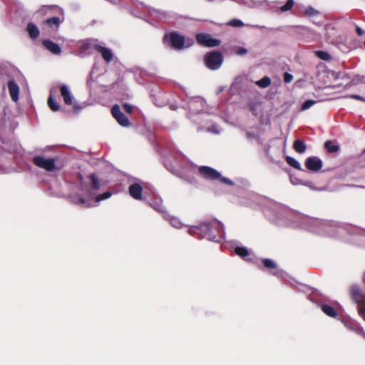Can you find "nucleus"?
Returning a JSON list of instances; mask_svg holds the SVG:
<instances>
[{
    "label": "nucleus",
    "mask_w": 365,
    "mask_h": 365,
    "mask_svg": "<svg viewBox=\"0 0 365 365\" xmlns=\"http://www.w3.org/2000/svg\"><path fill=\"white\" fill-rule=\"evenodd\" d=\"M222 224L217 220L202 222L198 226L194 227L190 230V233H196L202 237L208 240L219 242L220 235L222 232Z\"/></svg>",
    "instance_id": "nucleus-1"
},
{
    "label": "nucleus",
    "mask_w": 365,
    "mask_h": 365,
    "mask_svg": "<svg viewBox=\"0 0 365 365\" xmlns=\"http://www.w3.org/2000/svg\"><path fill=\"white\" fill-rule=\"evenodd\" d=\"M223 62V56L219 51L207 52L204 56V63L207 68L212 71L220 68Z\"/></svg>",
    "instance_id": "nucleus-2"
},
{
    "label": "nucleus",
    "mask_w": 365,
    "mask_h": 365,
    "mask_svg": "<svg viewBox=\"0 0 365 365\" xmlns=\"http://www.w3.org/2000/svg\"><path fill=\"white\" fill-rule=\"evenodd\" d=\"M33 163L48 172H53L56 170V163L53 158H45L43 156L36 155L33 158Z\"/></svg>",
    "instance_id": "nucleus-3"
},
{
    "label": "nucleus",
    "mask_w": 365,
    "mask_h": 365,
    "mask_svg": "<svg viewBox=\"0 0 365 365\" xmlns=\"http://www.w3.org/2000/svg\"><path fill=\"white\" fill-rule=\"evenodd\" d=\"M197 42L203 46L208 48L217 47L220 45L221 41L219 39L214 38L209 34H196Z\"/></svg>",
    "instance_id": "nucleus-4"
},
{
    "label": "nucleus",
    "mask_w": 365,
    "mask_h": 365,
    "mask_svg": "<svg viewBox=\"0 0 365 365\" xmlns=\"http://www.w3.org/2000/svg\"><path fill=\"white\" fill-rule=\"evenodd\" d=\"M170 38V46L175 49H182L185 44V38L182 35L178 34L175 31L165 34L163 37L164 42H166L168 38Z\"/></svg>",
    "instance_id": "nucleus-5"
},
{
    "label": "nucleus",
    "mask_w": 365,
    "mask_h": 365,
    "mask_svg": "<svg viewBox=\"0 0 365 365\" xmlns=\"http://www.w3.org/2000/svg\"><path fill=\"white\" fill-rule=\"evenodd\" d=\"M60 93L65 104L67 106H73V112L78 113L81 109V107L77 104H73V98L66 85H61L60 86Z\"/></svg>",
    "instance_id": "nucleus-6"
},
{
    "label": "nucleus",
    "mask_w": 365,
    "mask_h": 365,
    "mask_svg": "<svg viewBox=\"0 0 365 365\" xmlns=\"http://www.w3.org/2000/svg\"><path fill=\"white\" fill-rule=\"evenodd\" d=\"M349 292L351 299L357 304L359 311L361 307L365 304V294L356 285L351 286Z\"/></svg>",
    "instance_id": "nucleus-7"
},
{
    "label": "nucleus",
    "mask_w": 365,
    "mask_h": 365,
    "mask_svg": "<svg viewBox=\"0 0 365 365\" xmlns=\"http://www.w3.org/2000/svg\"><path fill=\"white\" fill-rule=\"evenodd\" d=\"M199 174L205 179L216 180L220 178V173L215 169L209 166H200L198 168Z\"/></svg>",
    "instance_id": "nucleus-8"
},
{
    "label": "nucleus",
    "mask_w": 365,
    "mask_h": 365,
    "mask_svg": "<svg viewBox=\"0 0 365 365\" xmlns=\"http://www.w3.org/2000/svg\"><path fill=\"white\" fill-rule=\"evenodd\" d=\"M111 113L117 122L123 127L130 125L129 119L120 110L118 105H114L111 108Z\"/></svg>",
    "instance_id": "nucleus-9"
},
{
    "label": "nucleus",
    "mask_w": 365,
    "mask_h": 365,
    "mask_svg": "<svg viewBox=\"0 0 365 365\" xmlns=\"http://www.w3.org/2000/svg\"><path fill=\"white\" fill-rule=\"evenodd\" d=\"M304 165L307 170L316 173L322 169L323 163L319 158L317 156H311L306 159Z\"/></svg>",
    "instance_id": "nucleus-10"
},
{
    "label": "nucleus",
    "mask_w": 365,
    "mask_h": 365,
    "mask_svg": "<svg viewBox=\"0 0 365 365\" xmlns=\"http://www.w3.org/2000/svg\"><path fill=\"white\" fill-rule=\"evenodd\" d=\"M7 86L11 100L14 102H17L19 95V86L14 80H10L7 83Z\"/></svg>",
    "instance_id": "nucleus-11"
},
{
    "label": "nucleus",
    "mask_w": 365,
    "mask_h": 365,
    "mask_svg": "<svg viewBox=\"0 0 365 365\" xmlns=\"http://www.w3.org/2000/svg\"><path fill=\"white\" fill-rule=\"evenodd\" d=\"M130 195L135 200H141L143 194V187L139 183H133L128 187Z\"/></svg>",
    "instance_id": "nucleus-12"
},
{
    "label": "nucleus",
    "mask_w": 365,
    "mask_h": 365,
    "mask_svg": "<svg viewBox=\"0 0 365 365\" xmlns=\"http://www.w3.org/2000/svg\"><path fill=\"white\" fill-rule=\"evenodd\" d=\"M43 46L51 53L55 55H59L61 53V47L53 41L45 39L42 41Z\"/></svg>",
    "instance_id": "nucleus-13"
},
{
    "label": "nucleus",
    "mask_w": 365,
    "mask_h": 365,
    "mask_svg": "<svg viewBox=\"0 0 365 365\" xmlns=\"http://www.w3.org/2000/svg\"><path fill=\"white\" fill-rule=\"evenodd\" d=\"M94 48L96 51L101 54L103 58L106 62H110L112 61L113 53L109 48L103 47L101 45H95Z\"/></svg>",
    "instance_id": "nucleus-14"
},
{
    "label": "nucleus",
    "mask_w": 365,
    "mask_h": 365,
    "mask_svg": "<svg viewBox=\"0 0 365 365\" xmlns=\"http://www.w3.org/2000/svg\"><path fill=\"white\" fill-rule=\"evenodd\" d=\"M321 309L325 314L330 317L336 318L338 317V313L336 309L329 304H322Z\"/></svg>",
    "instance_id": "nucleus-15"
},
{
    "label": "nucleus",
    "mask_w": 365,
    "mask_h": 365,
    "mask_svg": "<svg viewBox=\"0 0 365 365\" xmlns=\"http://www.w3.org/2000/svg\"><path fill=\"white\" fill-rule=\"evenodd\" d=\"M26 31L31 38L36 39L39 36V30L38 27L33 23H29L26 26Z\"/></svg>",
    "instance_id": "nucleus-16"
},
{
    "label": "nucleus",
    "mask_w": 365,
    "mask_h": 365,
    "mask_svg": "<svg viewBox=\"0 0 365 365\" xmlns=\"http://www.w3.org/2000/svg\"><path fill=\"white\" fill-rule=\"evenodd\" d=\"M293 148L298 153H304L306 152L307 146L303 140L297 139L293 143Z\"/></svg>",
    "instance_id": "nucleus-17"
},
{
    "label": "nucleus",
    "mask_w": 365,
    "mask_h": 365,
    "mask_svg": "<svg viewBox=\"0 0 365 365\" xmlns=\"http://www.w3.org/2000/svg\"><path fill=\"white\" fill-rule=\"evenodd\" d=\"M47 103L51 110L56 112L60 110V105L53 99L52 96V91L50 92V96L48 98Z\"/></svg>",
    "instance_id": "nucleus-18"
},
{
    "label": "nucleus",
    "mask_w": 365,
    "mask_h": 365,
    "mask_svg": "<svg viewBox=\"0 0 365 365\" xmlns=\"http://www.w3.org/2000/svg\"><path fill=\"white\" fill-rule=\"evenodd\" d=\"M324 148L330 153H336L339 150V146L336 145L332 140H327L324 143Z\"/></svg>",
    "instance_id": "nucleus-19"
},
{
    "label": "nucleus",
    "mask_w": 365,
    "mask_h": 365,
    "mask_svg": "<svg viewBox=\"0 0 365 365\" xmlns=\"http://www.w3.org/2000/svg\"><path fill=\"white\" fill-rule=\"evenodd\" d=\"M91 182V188L94 190H98L101 185L98 178V176L95 173H91L88 176Z\"/></svg>",
    "instance_id": "nucleus-20"
},
{
    "label": "nucleus",
    "mask_w": 365,
    "mask_h": 365,
    "mask_svg": "<svg viewBox=\"0 0 365 365\" xmlns=\"http://www.w3.org/2000/svg\"><path fill=\"white\" fill-rule=\"evenodd\" d=\"M285 160H286L287 163L289 165L292 166V168H294L297 170H302L300 163L297 160H295L294 158H292L291 156H287L285 158Z\"/></svg>",
    "instance_id": "nucleus-21"
},
{
    "label": "nucleus",
    "mask_w": 365,
    "mask_h": 365,
    "mask_svg": "<svg viewBox=\"0 0 365 365\" xmlns=\"http://www.w3.org/2000/svg\"><path fill=\"white\" fill-rule=\"evenodd\" d=\"M44 23L47 24L50 27L55 26L56 28H58L61 24V20L59 17L53 16L49 19H47Z\"/></svg>",
    "instance_id": "nucleus-22"
},
{
    "label": "nucleus",
    "mask_w": 365,
    "mask_h": 365,
    "mask_svg": "<svg viewBox=\"0 0 365 365\" xmlns=\"http://www.w3.org/2000/svg\"><path fill=\"white\" fill-rule=\"evenodd\" d=\"M235 253L243 259L249 256V251L245 247H236L235 248Z\"/></svg>",
    "instance_id": "nucleus-23"
},
{
    "label": "nucleus",
    "mask_w": 365,
    "mask_h": 365,
    "mask_svg": "<svg viewBox=\"0 0 365 365\" xmlns=\"http://www.w3.org/2000/svg\"><path fill=\"white\" fill-rule=\"evenodd\" d=\"M256 84L260 88H267L271 84V80L268 76H264L259 81L256 82Z\"/></svg>",
    "instance_id": "nucleus-24"
},
{
    "label": "nucleus",
    "mask_w": 365,
    "mask_h": 365,
    "mask_svg": "<svg viewBox=\"0 0 365 365\" xmlns=\"http://www.w3.org/2000/svg\"><path fill=\"white\" fill-rule=\"evenodd\" d=\"M316 56L324 61H329L331 59L330 54L322 51H316Z\"/></svg>",
    "instance_id": "nucleus-25"
},
{
    "label": "nucleus",
    "mask_w": 365,
    "mask_h": 365,
    "mask_svg": "<svg viewBox=\"0 0 365 365\" xmlns=\"http://www.w3.org/2000/svg\"><path fill=\"white\" fill-rule=\"evenodd\" d=\"M262 264L266 268L269 269H276L277 264L274 262H273L270 259H262Z\"/></svg>",
    "instance_id": "nucleus-26"
},
{
    "label": "nucleus",
    "mask_w": 365,
    "mask_h": 365,
    "mask_svg": "<svg viewBox=\"0 0 365 365\" xmlns=\"http://www.w3.org/2000/svg\"><path fill=\"white\" fill-rule=\"evenodd\" d=\"M316 103H317V101H314V100L305 101L301 107V110L304 111V110H306L310 108L312 106L316 104Z\"/></svg>",
    "instance_id": "nucleus-27"
},
{
    "label": "nucleus",
    "mask_w": 365,
    "mask_h": 365,
    "mask_svg": "<svg viewBox=\"0 0 365 365\" xmlns=\"http://www.w3.org/2000/svg\"><path fill=\"white\" fill-rule=\"evenodd\" d=\"M304 13L306 16L309 17L317 16L319 14V11L312 7H309L306 9Z\"/></svg>",
    "instance_id": "nucleus-28"
},
{
    "label": "nucleus",
    "mask_w": 365,
    "mask_h": 365,
    "mask_svg": "<svg viewBox=\"0 0 365 365\" xmlns=\"http://www.w3.org/2000/svg\"><path fill=\"white\" fill-rule=\"evenodd\" d=\"M110 196H111V192L107 191V192H105L103 194H101V195H98L96 197V202H100L101 200H103L109 198Z\"/></svg>",
    "instance_id": "nucleus-29"
},
{
    "label": "nucleus",
    "mask_w": 365,
    "mask_h": 365,
    "mask_svg": "<svg viewBox=\"0 0 365 365\" xmlns=\"http://www.w3.org/2000/svg\"><path fill=\"white\" fill-rule=\"evenodd\" d=\"M227 24L234 27H240L243 26V22L239 19H232Z\"/></svg>",
    "instance_id": "nucleus-30"
},
{
    "label": "nucleus",
    "mask_w": 365,
    "mask_h": 365,
    "mask_svg": "<svg viewBox=\"0 0 365 365\" xmlns=\"http://www.w3.org/2000/svg\"><path fill=\"white\" fill-rule=\"evenodd\" d=\"M294 1H287L286 4L281 7L282 11H287L290 10L294 6Z\"/></svg>",
    "instance_id": "nucleus-31"
},
{
    "label": "nucleus",
    "mask_w": 365,
    "mask_h": 365,
    "mask_svg": "<svg viewBox=\"0 0 365 365\" xmlns=\"http://www.w3.org/2000/svg\"><path fill=\"white\" fill-rule=\"evenodd\" d=\"M345 98H349L354 100H358L362 102H365V98L356 94L347 95Z\"/></svg>",
    "instance_id": "nucleus-32"
},
{
    "label": "nucleus",
    "mask_w": 365,
    "mask_h": 365,
    "mask_svg": "<svg viewBox=\"0 0 365 365\" xmlns=\"http://www.w3.org/2000/svg\"><path fill=\"white\" fill-rule=\"evenodd\" d=\"M123 108L127 113H132L133 111V106L129 103H125L123 105Z\"/></svg>",
    "instance_id": "nucleus-33"
},
{
    "label": "nucleus",
    "mask_w": 365,
    "mask_h": 365,
    "mask_svg": "<svg viewBox=\"0 0 365 365\" xmlns=\"http://www.w3.org/2000/svg\"><path fill=\"white\" fill-rule=\"evenodd\" d=\"M293 80V76L289 73L284 74V81L286 83H290Z\"/></svg>",
    "instance_id": "nucleus-34"
},
{
    "label": "nucleus",
    "mask_w": 365,
    "mask_h": 365,
    "mask_svg": "<svg viewBox=\"0 0 365 365\" xmlns=\"http://www.w3.org/2000/svg\"><path fill=\"white\" fill-rule=\"evenodd\" d=\"M218 180L220 182H222L225 184L229 185H232L234 184L231 180H230L227 178H225V177H222L221 175H220V178H218Z\"/></svg>",
    "instance_id": "nucleus-35"
},
{
    "label": "nucleus",
    "mask_w": 365,
    "mask_h": 365,
    "mask_svg": "<svg viewBox=\"0 0 365 365\" xmlns=\"http://www.w3.org/2000/svg\"><path fill=\"white\" fill-rule=\"evenodd\" d=\"M236 53L238 55L242 56V55L246 54L247 53V51L245 48L240 47V48H237Z\"/></svg>",
    "instance_id": "nucleus-36"
},
{
    "label": "nucleus",
    "mask_w": 365,
    "mask_h": 365,
    "mask_svg": "<svg viewBox=\"0 0 365 365\" xmlns=\"http://www.w3.org/2000/svg\"><path fill=\"white\" fill-rule=\"evenodd\" d=\"M356 32L359 36H361L364 33V30L359 26L356 27Z\"/></svg>",
    "instance_id": "nucleus-37"
},
{
    "label": "nucleus",
    "mask_w": 365,
    "mask_h": 365,
    "mask_svg": "<svg viewBox=\"0 0 365 365\" xmlns=\"http://www.w3.org/2000/svg\"><path fill=\"white\" fill-rule=\"evenodd\" d=\"M170 108L171 110H175L177 109V106L175 105L172 104L170 106Z\"/></svg>",
    "instance_id": "nucleus-38"
},
{
    "label": "nucleus",
    "mask_w": 365,
    "mask_h": 365,
    "mask_svg": "<svg viewBox=\"0 0 365 365\" xmlns=\"http://www.w3.org/2000/svg\"><path fill=\"white\" fill-rule=\"evenodd\" d=\"M81 202L82 203H84V202H86V200H85L84 199H81Z\"/></svg>",
    "instance_id": "nucleus-39"
}]
</instances>
